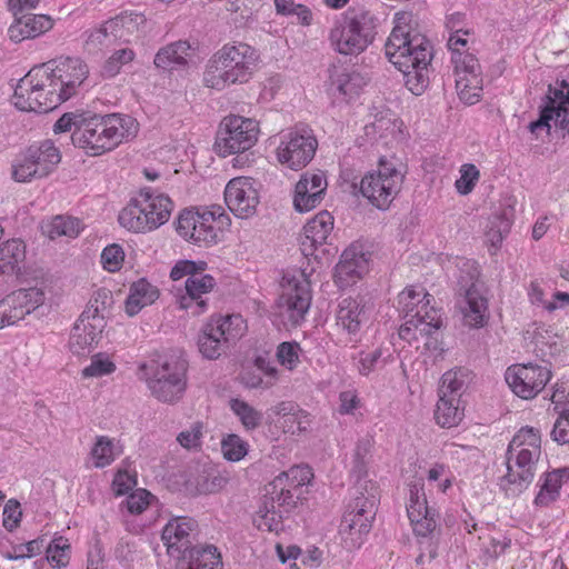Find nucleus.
<instances>
[{
    "instance_id": "1",
    "label": "nucleus",
    "mask_w": 569,
    "mask_h": 569,
    "mask_svg": "<svg viewBox=\"0 0 569 569\" xmlns=\"http://www.w3.org/2000/svg\"><path fill=\"white\" fill-rule=\"evenodd\" d=\"M393 22L395 26L385 44V54L402 72L408 90L415 96H420L430 82L432 44L417 30V22L411 12H397Z\"/></svg>"
},
{
    "instance_id": "2",
    "label": "nucleus",
    "mask_w": 569,
    "mask_h": 569,
    "mask_svg": "<svg viewBox=\"0 0 569 569\" xmlns=\"http://www.w3.org/2000/svg\"><path fill=\"white\" fill-rule=\"evenodd\" d=\"M138 122L130 116L92 114L79 121L71 134L72 144L91 157L113 150L137 136Z\"/></svg>"
},
{
    "instance_id": "3",
    "label": "nucleus",
    "mask_w": 569,
    "mask_h": 569,
    "mask_svg": "<svg viewBox=\"0 0 569 569\" xmlns=\"http://www.w3.org/2000/svg\"><path fill=\"white\" fill-rule=\"evenodd\" d=\"M189 363L180 350L158 353L139 366L140 379L159 401L174 403L187 389Z\"/></svg>"
},
{
    "instance_id": "4",
    "label": "nucleus",
    "mask_w": 569,
    "mask_h": 569,
    "mask_svg": "<svg viewBox=\"0 0 569 569\" xmlns=\"http://www.w3.org/2000/svg\"><path fill=\"white\" fill-rule=\"evenodd\" d=\"M258 61L256 49L247 43L223 46L208 61L203 73L207 87L222 90L231 84L246 83L251 78Z\"/></svg>"
},
{
    "instance_id": "5",
    "label": "nucleus",
    "mask_w": 569,
    "mask_h": 569,
    "mask_svg": "<svg viewBox=\"0 0 569 569\" xmlns=\"http://www.w3.org/2000/svg\"><path fill=\"white\" fill-rule=\"evenodd\" d=\"M379 18L363 7H349L336 21L330 40L341 54L358 56L376 39Z\"/></svg>"
},
{
    "instance_id": "6",
    "label": "nucleus",
    "mask_w": 569,
    "mask_h": 569,
    "mask_svg": "<svg viewBox=\"0 0 569 569\" xmlns=\"http://www.w3.org/2000/svg\"><path fill=\"white\" fill-rule=\"evenodd\" d=\"M46 72V68L37 66L19 80L12 96L19 110L46 113L64 102Z\"/></svg>"
},
{
    "instance_id": "7",
    "label": "nucleus",
    "mask_w": 569,
    "mask_h": 569,
    "mask_svg": "<svg viewBox=\"0 0 569 569\" xmlns=\"http://www.w3.org/2000/svg\"><path fill=\"white\" fill-rule=\"evenodd\" d=\"M365 491L356 492V497L349 503L340 523V535L347 548H359L372 527L379 502V491L376 485H366Z\"/></svg>"
},
{
    "instance_id": "8",
    "label": "nucleus",
    "mask_w": 569,
    "mask_h": 569,
    "mask_svg": "<svg viewBox=\"0 0 569 569\" xmlns=\"http://www.w3.org/2000/svg\"><path fill=\"white\" fill-rule=\"evenodd\" d=\"M400 161L395 158L381 157L378 170L369 172L360 181V192L380 210L389 208L400 191L403 173Z\"/></svg>"
},
{
    "instance_id": "9",
    "label": "nucleus",
    "mask_w": 569,
    "mask_h": 569,
    "mask_svg": "<svg viewBox=\"0 0 569 569\" xmlns=\"http://www.w3.org/2000/svg\"><path fill=\"white\" fill-rule=\"evenodd\" d=\"M244 329L240 315L211 317L198 336L199 352L206 359H218L243 335Z\"/></svg>"
},
{
    "instance_id": "10",
    "label": "nucleus",
    "mask_w": 569,
    "mask_h": 569,
    "mask_svg": "<svg viewBox=\"0 0 569 569\" xmlns=\"http://www.w3.org/2000/svg\"><path fill=\"white\" fill-rule=\"evenodd\" d=\"M258 123L240 116L226 117L217 132L214 149L221 157L244 152L257 141Z\"/></svg>"
},
{
    "instance_id": "11",
    "label": "nucleus",
    "mask_w": 569,
    "mask_h": 569,
    "mask_svg": "<svg viewBox=\"0 0 569 569\" xmlns=\"http://www.w3.org/2000/svg\"><path fill=\"white\" fill-rule=\"evenodd\" d=\"M318 140L308 126L292 129L277 149V158L281 164L292 170L305 168L315 157Z\"/></svg>"
},
{
    "instance_id": "12",
    "label": "nucleus",
    "mask_w": 569,
    "mask_h": 569,
    "mask_svg": "<svg viewBox=\"0 0 569 569\" xmlns=\"http://www.w3.org/2000/svg\"><path fill=\"white\" fill-rule=\"evenodd\" d=\"M551 120L557 127L569 132V83L566 80L557 82L555 87L549 84L548 93L540 106L539 118L530 122L528 129L533 134L541 129L549 132Z\"/></svg>"
},
{
    "instance_id": "13",
    "label": "nucleus",
    "mask_w": 569,
    "mask_h": 569,
    "mask_svg": "<svg viewBox=\"0 0 569 569\" xmlns=\"http://www.w3.org/2000/svg\"><path fill=\"white\" fill-rule=\"evenodd\" d=\"M176 230L186 240L204 247L217 243L221 233V228L217 226L216 212L209 210H183L176 222Z\"/></svg>"
},
{
    "instance_id": "14",
    "label": "nucleus",
    "mask_w": 569,
    "mask_h": 569,
    "mask_svg": "<svg viewBox=\"0 0 569 569\" xmlns=\"http://www.w3.org/2000/svg\"><path fill=\"white\" fill-rule=\"evenodd\" d=\"M40 67L46 68V74L64 101L76 94L89 74L88 66L79 58H59Z\"/></svg>"
},
{
    "instance_id": "15",
    "label": "nucleus",
    "mask_w": 569,
    "mask_h": 569,
    "mask_svg": "<svg viewBox=\"0 0 569 569\" xmlns=\"http://www.w3.org/2000/svg\"><path fill=\"white\" fill-rule=\"evenodd\" d=\"M457 74L456 88L462 101L473 104L479 101L482 91V72L478 59L468 52L451 54Z\"/></svg>"
},
{
    "instance_id": "16",
    "label": "nucleus",
    "mask_w": 569,
    "mask_h": 569,
    "mask_svg": "<svg viewBox=\"0 0 569 569\" xmlns=\"http://www.w3.org/2000/svg\"><path fill=\"white\" fill-rule=\"evenodd\" d=\"M551 378L547 367L532 365H513L506 371L505 379L511 390L522 399L535 398Z\"/></svg>"
},
{
    "instance_id": "17",
    "label": "nucleus",
    "mask_w": 569,
    "mask_h": 569,
    "mask_svg": "<svg viewBox=\"0 0 569 569\" xmlns=\"http://www.w3.org/2000/svg\"><path fill=\"white\" fill-rule=\"evenodd\" d=\"M44 292L39 288L19 289L0 301V329L12 326L44 302Z\"/></svg>"
},
{
    "instance_id": "18",
    "label": "nucleus",
    "mask_w": 569,
    "mask_h": 569,
    "mask_svg": "<svg viewBox=\"0 0 569 569\" xmlns=\"http://www.w3.org/2000/svg\"><path fill=\"white\" fill-rule=\"evenodd\" d=\"M224 200L236 217L246 219L253 216L259 204V193L254 181L249 177L231 179L224 189Z\"/></svg>"
},
{
    "instance_id": "19",
    "label": "nucleus",
    "mask_w": 569,
    "mask_h": 569,
    "mask_svg": "<svg viewBox=\"0 0 569 569\" xmlns=\"http://www.w3.org/2000/svg\"><path fill=\"white\" fill-rule=\"evenodd\" d=\"M197 521L188 517H176L168 521L163 527L161 539L167 547L168 555L173 558H180L182 555L197 546L192 542L197 536Z\"/></svg>"
},
{
    "instance_id": "20",
    "label": "nucleus",
    "mask_w": 569,
    "mask_h": 569,
    "mask_svg": "<svg viewBox=\"0 0 569 569\" xmlns=\"http://www.w3.org/2000/svg\"><path fill=\"white\" fill-rule=\"evenodd\" d=\"M478 277L477 269L469 273L467 280L463 277L459 280V293L462 299L459 300V309L462 313V320L470 328L482 327L487 312V300L481 296L476 287Z\"/></svg>"
},
{
    "instance_id": "21",
    "label": "nucleus",
    "mask_w": 569,
    "mask_h": 569,
    "mask_svg": "<svg viewBox=\"0 0 569 569\" xmlns=\"http://www.w3.org/2000/svg\"><path fill=\"white\" fill-rule=\"evenodd\" d=\"M407 513L417 536L427 537L436 531L438 513L428 506L422 486L419 483L409 486Z\"/></svg>"
},
{
    "instance_id": "22",
    "label": "nucleus",
    "mask_w": 569,
    "mask_h": 569,
    "mask_svg": "<svg viewBox=\"0 0 569 569\" xmlns=\"http://www.w3.org/2000/svg\"><path fill=\"white\" fill-rule=\"evenodd\" d=\"M327 189V180L321 170L307 171L296 184L293 206L299 212L315 209L322 200Z\"/></svg>"
},
{
    "instance_id": "23",
    "label": "nucleus",
    "mask_w": 569,
    "mask_h": 569,
    "mask_svg": "<svg viewBox=\"0 0 569 569\" xmlns=\"http://www.w3.org/2000/svg\"><path fill=\"white\" fill-rule=\"evenodd\" d=\"M203 271L198 270L192 278H187L186 295L178 299L180 308L189 310L192 316H199L207 310V300L202 296L210 292L216 286L214 278Z\"/></svg>"
},
{
    "instance_id": "24",
    "label": "nucleus",
    "mask_w": 569,
    "mask_h": 569,
    "mask_svg": "<svg viewBox=\"0 0 569 569\" xmlns=\"http://www.w3.org/2000/svg\"><path fill=\"white\" fill-rule=\"evenodd\" d=\"M368 253L361 244L352 243L341 254L335 268V280L339 286L355 283L368 270Z\"/></svg>"
},
{
    "instance_id": "25",
    "label": "nucleus",
    "mask_w": 569,
    "mask_h": 569,
    "mask_svg": "<svg viewBox=\"0 0 569 569\" xmlns=\"http://www.w3.org/2000/svg\"><path fill=\"white\" fill-rule=\"evenodd\" d=\"M139 196L132 198L130 202L120 211L118 216L119 223L129 231L149 232L161 227L164 214L153 218Z\"/></svg>"
},
{
    "instance_id": "26",
    "label": "nucleus",
    "mask_w": 569,
    "mask_h": 569,
    "mask_svg": "<svg viewBox=\"0 0 569 569\" xmlns=\"http://www.w3.org/2000/svg\"><path fill=\"white\" fill-rule=\"evenodd\" d=\"M280 305L290 312L289 319L291 321L298 322L303 319L311 305L309 282L306 279L288 280V284L280 296Z\"/></svg>"
},
{
    "instance_id": "27",
    "label": "nucleus",
    "mask_w": 569,
    "mask_h": 569,
    "mask_svg": "<svg viewBox=\"0 0 569 569\" xmlns=\"http://www.w3.org/2000/svg\"><path fill=\"white\" fill-rule=\"evenodd\" d=\"M53 27V20L47 14L22 12L14 16L13 23L8 29V36L13 42L33 39L49 31Z\"/></svg>"
},
{
    "instance_id": "28",
    "label": "nucleus",
    "mask_w": 569,
    "mask_h": 569,
    "mask_svg": "<svg viewBox=\"0 0 569 569\" xmlns=\"http://www.w3.org/2000/svg\"><path fill=\"white\" fill-rule=\"evenodd\" d=\"M513 452H506L507 473L499 479V488L507 497H518L533 481L535 475L526 467H520L513 460Z\"/></svg>"
},
{
    "instance_id": "29",
    "label": "nucleus",
    "mask_w": 569,
    "mask_h": 569,
    "mask_svg": "<svg viewBox=\"0 0 569 569\" xmlns=\"http://www.w3.org/2000/svg\"><path fill=\"white\" fill-rule=\"evenodd\" d=\"M159 289L146 278L131 283L124 301V310L129 317L138 315L144 307L152 305L159 298Z\"/></svg>"
},
{
    "instance_id": "30",
    "label": "nucleus",
    "mask_w": 569,
    "mask_h": 569,
    "mask_svg": "<svg viewBox=\"0 0 569 569\" xmlns=\"http://www.w3.org/2000/svg\"><path fill=\"white\" fill-rule=\"evenodd\" d=\"M27 152L36 166L33 173L41 178L49 176L61 161V153L51 140L29 147Z\"/></svg>"
},
{
    "instance_id": "31",
    "label": "nucleus",
    "mask_w": 569,
    "mask_h": 569,
    "mask_svg": "<svg viewBox=\"0 0 569 569\" xmlns=\"http://www.w3.org/2000/svg\"><path fill=\"white\" fill-rule=\"evenodd\" d=\"M26 260V244L20 239L8 240L0 246V277L8 278L21 271Z\"/></svg>"
},
{
    "instance_id": "32",
    "label": "nucleus",
    "mask_w": 569,
    "mask_h": 569,
    "mask_svg": "<svg viewBox=\"0 0 569 569\" xmlns=\"http://www.w3.org/2000/svg\"><path fill=\"white\" fill-rule=\"evenodd\" d=\"M177 559L178 569H222L220 553L213 546L196 547Z\"/></svg>"
},
{
    "instance_id": "33",
    "label": "nucleus",
    "mask_w": 569,
    "mask_h": 569,
    "mask_svg": "<svg viewBox=\"0 0 569 569\" xmlns=\"http://www.w3.org/2000/svg\"><path fill=\"white\" fill-rule=\"evenodd\" d=\"M191 47L188 41H176L161 48L154 56L153 63L162 70H172L188 63Z\"/></svg>"
},
{
    "instance_id": "34",
    "label": "nucleus",
    "mask_w": 569,
    "mask_h": 569,
    "mask_svg": "<svg viewBox=\"0 0 569 569\" xmlns=\"http://www.w3.org/2000/svg\"><path fill=\"white\" fill-rule=\"evenodd\" d=\"M337 320L349 333L358 332L361 323L366 320L362 299L345 298L339 303Z\"/></svg>"
},
{
    "instance_id": "35",
    "label": "nucleus",
    "mask_w": 569,
    "mask_h": 569,
    "mask_svg": "<svg viewBox=\"0 0 569 569\" xmlns=\"http://www.w3.org/2000/svg\"><path fill=\"white\" fill-rule=\"evenodd\" d=\"M513 207L508 206L502 208L498 214L493 216L489 220L486 238L490 243V248H493V251L490 250L491 254L496 253V251L500 248L502 240L509 233L513 222Z\"/></svg>"
},
{
    "instance_id": "36",
    "label": "nucleus",
    "mask_w": 569,
    "mask_h": 569,
    "mask_svg": "<svg viewBox=\"0 0 569 569\" xmlns=\"http://www.w3.org/2000/svg\"><path fill=\"white\" fill-rule=\"evenodd\" d=\"M563 479L569 480V467L556 469L546 473L543 483L535 498L536 506L547 507L559 497Z\"/></svg>"
},
{
    "instance_id": "37",
    "label": "nucleus",
    "mask_w": 569,
    "mask_h": 569,
    "mask_svg": "<svg viewBox=\"0 0 569 569\" xmlns=\"http://www.w3.org/2000/svg\"><path fill=\"white\" fill-rule=\"evenodd\" d=\"M331 81L346 99H352L359 94L368 79L356 70L336 69L331 74Z\"/></svg>"
},
{
    "instance_id": "38",
    "label": "nucleus",
    "mask_w": 569,
    "mask_h": 569,
    "mask_svg": "<svg viewBox=\"0 0 569 569\" xmlns=\"http://www.w3.org/2000/svg\"><path fill=\"white\" fill-rule=\"evenodd\" d=\"M138 196L146 208L151 211L150 213L153 218L160 217V213L164 214L161 226L170 219L174 204L167 194L158 192L150 187H146L140 189Z\"/></svg>"
},
{
    "instance_id": "39",
    "label": "nucleus",
    "mask_w": 569,
    "mask_h": 569,
    "mask_svg": "<svg viewBox=\"0 0 569 569\" xmlns=\"http://www.w3.org/2000/svg\"><path fill=\"white\" fill-rule=\"evenodd\" d=\"M463 418V408L460 407V399L457 397L439 396L435 410V419L442 428L457 426Z\"/></svg>"
},
{
    "instance_id": "40",
    "label": "nucleus",
    "mask_w": 569,
    "mask_h": 569,
    "mask_svg": "<svg viewBox=\"0 0 569 569\" xmlns=\"http://www.w3.org/2000/svg\"><path fill=\"white\" fill-rule=\"evenodd\" d=\"M253 523L259 530H264L278 535L283 530L282 511H277L274 498L264 497Z\"/></svg>"
},
{
    "instance_id": "41",
    "label": "nucleus",
    "mask_w": 569,
    "mask_h": 569,
    "mask_svg": "<svg viewBox=\"0 0 569 569\" xmlns=\"http://www.w3.org/2000/svg\"><path fill=\"white\" fill-rule=\"evenodd\" d=\"M312 476L313 475L310 467L295 466L291 467L288 471L281 472L279 476H277L269 483V487L272 488V493H276L277 487L281 485H287L295 491L302 493V487L310 482Z\"/></svg>"
},
{
    "instance_id": "42",
    "label": "nucleus",
    "mask_w": 569,
    "mask_h": 569,
    "mask_svg": "<svg viewBox=\"0 0 569 569\" xmlns=\"http://www.w3.org/2000/svg\"><path fill=\"white\" fill-rule=\"evenodd\" d=\"M469 378V370L466 368H457L445 372L441 377V386L439 396L457 397L460 399Z\"/></svg>"
},
{
    "instance_id": "43",
    "label": "nucleus",
    "mask_w": 569,
    "mask_h": 569,
    "mask_svg": "<svg viewBox=\"0 0 569 569\" xmlns=\"http://www.w3.org/2000/svg\"><path fill=\"white\" fill-rule=\"evenodd\" d=\"M81 228V222L78 219L64 216H56L50 221L42 224V231L50 239H56L61 236L76 238Z\"/></svg>"
},
{
    "instance_id": "44",
    "label": "nucleus",
    "mask_w": 569,
    "mask_h": 569,
    "mask_svg": "<svg viewBox=\"0 0 569 569\" xmlns=\"http://www.w3.org/2000/svg\"><path fill=\"white\" fill-rule=\"evenodd\" d=\"M333 229V217L328 211L319 212L313 219L308 221L303 228V233L313 242L325 244L330 232Z\"/></svg>"
},
{
    "instance_id": "45",
    "label": "nucleus",
    "mask_w": 569,
    "mask_h": 569,
    "mask_svg": "<svg viewBox=\"0 0 569 569\" xmlns=\"http://www.w3.org/2000/svg\"><path fill=\"white\" fill-rule=\"evenodd\" d=\"M431 296L425 292L423 288L419 290L413 287L406 288L398 296V303L402 307L405 317H411L417 310H423L430 303Z\"/></svg>"
},
{
    "instance_id": "46",
    "label": "nucleus",
    "mask_w": 569,
    "mask_h": 569,
    "mask_svg": "<svg viewBox=\"0 0 569 569\" xmlns=\"http://www.w3.org/2000/svg\"><path fill=\"white\" fill-rule=\"evenodd\" d=\"M229 405L230 409L239 418L247 431L256 430L262 423V412L254 409L244 400L233 398L230 400Z\"/></svg>"
},
{
    "instance_id": "47",
    "label": "nucleus",
    "mask_w": 569,
    "mask_h": 569,
    "mask_svg": "<svg viewBox=\"0 0 569 569\" xmlns=\"http://www.w3.org/2000/svg\"><path fill=\"white\" fill-rule=\"evenodd\" d=\"M83 319H78L72 328L69 347L72 353L78 356L88 355L98 345L99 340L87 333Z\"/></svg>"
},
{
    "instance_id": "48",
    "label": "nucleus",
    "mask_w": 569,
    "mask_h": 569,
    "mask_svg": "<svg viewBox=\"0 0 569 569\" xmlns=\"http://www.w3.org/2000/svg\"><path fill=\"white\" fill-rule=\"evenodd\" d=\"M114 449L116 446L110 438L106 436L97 437L96 443L90 451V455L94 460V467L104 468L109 466L118 455Z\"/></svg>"
},
{
    "instance_id": "49",
    "label": "nucleus",
    "mask_w": 569,
    "mask_h": 569,
    "mask_svg": "<svg viewBox=\"0 0 569 569\" xmlns=\"http://www.w3.org/2000/svg\"><path fill=\"white\" fill-rule=\"evenodd\" d=\"M47 559L51 566L66 567L70 559V545L63 537L54 538L47 547Z\"/></svg>"
},
{
    "instance_id": "50",
    "label": "nucleus",
    "mask_w": 569,
    "mask_h": 569,
    "mask_svg": "<svg viewBox=\"0 0 569 569\" xmlns=\"http://www.w3.org/2000/svg\"><path fill=\"white\" fill-rule=\"evenodd\" d=\"M267 495H270V498H274V505L282 508L284 512L291 511L296 508L298 500L300 499L301 492L295 491L292 488L287 485H281L277 487L276 493H272V488L269 486L266 488Z\"/></svg>"
},
{
    "instance_id": "51",
    "label": "nucleus",
    "mask_w": 569,
    "mask_h": 569,
    "mask_svg": "<svg viewBox=\"0 0 569 569\" xmlns=\"http://www.w3.org/2000/svg\"><path fill=\"white\" fill-rule=\"evenodd\" d=\"M300 345L296 341L281 342L277 348V360L288 370H293L300 363Z\"/></svg>"
},
{
    "instance_id": "52",
    "label": "nucleus",
    "mask_w": 569,
    "mask_h": 569,
    "mask_svg": "<svg viewBox=\"0 0 569 569\" xmlns=\"http://www.w3.org/2000/svg\"><path fill=\"white\" fill-rule=\"evenodd\" d=\"M558 413L550 432L551 439L558 445H569V397Z\"/></svg>"
},
{
    "instance_id": "53",
    "label": "nucleus",
    "mask_w": 569,
    "mask_h": 569,
    "mask_svg": "<svg viewBox=\"0 0 569 569\" xmlns=\"http://www.w3.org/2000/svg\"><path fill=\"white\" fill-rule=\"evenodd\" d=\"M223 457L230 461L241 460L248 452V443L238 435H229L221 442Z\"/></svg>"
},
{
    "instance_id": "54",
    "label": "nucleus",
    "mask_w": 569,
    "mask_h": 569,
    "mask_svg": "<svg viewBox=\"0 0 569 569\" xmlns=\"http://www.w3.org/2000/svg\"><path fill=\"white\" fill-rule=\"evenodd\" d=\"M134 58V52L131 49H120L106 61L102 68V74L107 78H112L119 73L121 67L131 62Z\"/></svg>"
},
{
    "instance_id": "55",
    "label": "nucleus",
    "mask_w": 569,
    "mask_h": 569,
    "mask_svg": "<svg viewBox=\"0 0 569 569\" xmlns=\"http://www.w3.org/2000/svg\"><path fill=\"white\" fill-rule=\"evenodd\" d=\"M34 169L36 166L31 161L29 153L26 151L12 164V178L17 182H28L32 179H41V177H38V173H33Z\"/></svg>"
},
{
    "instance_id": "56",
    "label": "nucleus",
    "mask_w": 569,
    "mask_h": 569,
    "mask_svg": "<svg viewBox=\"0 0 569 569\" xmlns=\"http://www.w3.org/2000/svg\"><path fill=\"white\" fill-rule=\"evenodd\" d=\"M533 442L541 449V439L539 431L532 427L521 428L510 441L509 452L515 451L519 447L533 448Z\"/></svg>"
},
{
    "instance_id": "57",
    "label": "nucleus",
    "mask_w": 569,
    "mask_h": 569,
    "mask_svg": "<svg viewBox=\"0 0 569 569\" xmlns=\"http://www.w3.org/2000/svg\"><path fill=\"white\" fill-rule=\"evenodd\" d=\"M138 20H140L141 22L143 21L142 14H140V13L120 14V16L116 17L114 19H111L110 21L106 22L103 27H101L99 30H97V32L94 34H92V37H94L96 40L101 42L102 38H106L109 31L113 32V30L119 26L129 28L131 23L137 22Z\"/></svg>"
},
{
    "instance_id": "58",
    "label": "nucleus",
    "mask_w": 569,
    "mask_h": 569,
    "mask_svg": "<svg viewBox=\"0 0 569 569\" xmlns=\"http://www.w3.org/2000/svg\"><path fill=\"white\" fill-rule=\"evenodd\" d=\"M78 319H83L87 333H90L97 340H100L101 333L106 327L104 315H98L97 309H84Z\"/></svg>"
},
{
    "instance_id": "59",
    "label": "nucleus",
    "mask_w": 569,
    "mask_h": 569,
    "mask_svg": "<svg viewBox=\"0 0 569 569\" xmlns=\"http://www.w3.org/2000/svg\"><path fill=\"white\" fill-rule=\"evenodd\" d=\"M116 365L102 353L92 357L91 363L82 370L83 377H102L114 372Z\"/></svg>"
},
{
    "instance_id": "60",
    "label": "nucleus",
    "mask_w": 569,
    "mask_h": 569,
    "mask_svg": "<svg viewBox=\"0 0 569 569\" xmlns=\"http://www.w3.org/2000/svg\"><path fill=\"white\" fill-rule=\"evenodd\" d=\"M460 173V178L456 180L455 186L460 194H468L479 179V170L475 164L467 163L461 167Z\"/></svg>"
},
{
    "instance_id": "61",
    "label": "nucleus",
    "mask_w": 569,
    "mask_h": 569,
    "mask_svg": "<svg viewBox=\"0 0 569 569\" xmlns=\"http://www.w3.org/2000/svg\"><path fill=\"white\" fill-rule=\"evenodd\" d=\"M541 449L533 443V448L519 447L513 452V460L520 467L528 468L533 475L536 472V465L540 458Z\"/></svg>"
},
{
    "instance_id": "62",
    "label": "nucleus",
    "mask_w": 569,
    "mask_h": 569,
    "mask_svg": "<svg viewBox=\"0 0 569 569\" xmlns=\"http://www.w3.org/2000/svg\"><path fill=\"white\" fill-rule=\"evenodd\" d=\"M124 252L119 244H110L102 250L101 262L103 268L110 272H114L121 268Z\"/></svg>"
},
{
    "instance_id": "63",
    "label": "nucleus",
    "mask_w": 569,
    "mask_h": 569,
    "mask_svg": "<svg viewBox=\"0 0 569 569\" xmlns=\"http://www.w3.org/2000/svg\"><path fill=\"white\" fill-rule=\"evenodd\" d=\"M207 263L204 261L181 260L178 261L171 269L170 278L174 281L183 277L192 278L198 270H206Z\"/></svg>"
},
{
    "instance_id": "64",
    "label": "nucleus",
    "mask_w": 569,
    "mask_h": 569,
    "mask_svg": "<svg viewBox=\"0 0 569 569\" xmlns=\"http://www.w3.org/2000/svg\"><path fill=\"white\" fill-rule=\"evenodd\" d=\"M2 525L8 531H13L21 521V507L19 501L10 499L2 511Z\"/></svg>"
}]
</instances>
